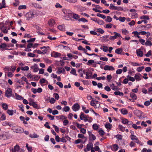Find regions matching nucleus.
Wrapping results in <instances>:
<instances>
[{"label": "nucleus", "instance_id": "f257e3e1", "mask_svg": "<svg viewBox=\"0 0 152 152\" xmlns=\"http://www.w3.org/2000/svg\"><path fill=\"white\" fill-rule=\"evenodd\" d=\"M89 118V117L88 115L84 114L82 112L81 113L80 116V119L81 120H84L85 122H86L87 121L91 122V121H90L88 119Z\"/></svg>", "mask_w": 152, "mask_h": 152}, {"label": "nucleus", "instance_id": "f03ea898", "mask_svg": "<svg viewBox=\"0 0 152 152\" xmlns=\"http://www.w3.org/2000/svg\"><path fill=\"white\" fill-rule=\"evenodd\" d=\"M5 96L9 98L11 97L12 94V91L11 88H8L5 91Z\"/></svg>", "mask_w": 152, "mask_h": 152}, {"label": "nucleus", "instance_id": "7ed1b4c3", "mask_svg": "<svg viewBox=\"0 0 152 152\" xmlns=\"http://www.w3.org/2000/svg\"><path fill=\"white\" fill-rule=\"evenodd\" d=\"M9 135L8 133H5L0 134V139L6 140L9 138Z\"/></svg>", "mask_w": 152, "mask_h": 152}, {"label": "nucleus", "instance_id": "20e7f679", "mask_svg": "<svg viewBox=\"0 0 152 152\" xmlns=\"http://www.w3.org/2000/svg\"><path fill=\"white\" fill-rule=\"evenodd\" d=\"M93 144L92 143L89 142V144H87L86 148L84 149V151L85 152H87L91 150V149L93 148Z\"/></svg>", "mask_w": 152, "mask_h": 152}, {"label": "nucleus", "instance_id": "39448f33", "mask_svg": "<svg viewBox=\"0 0 152 152\" xmlns=\"http://www.w3.org/2000/svg\"><path fill=\"white\" fill-rule=\"evenodd\" d=\"M30 6L38 9H42V7L41 5L37 3H31Z\"/></svg>", "mask_w": 152, "mask_h": 152}, {"label": "nucleus", "instance_id": "423d86ee", "mask_svg": "<svg viewBox=\"0 0 152 152\" xmlns=\"http://www.w3.org/2000/svg\"><path fill=\"white\" fill-rule=\"evenodd\" d=\"M91 19L92 20L96 22L99 25H103L104 24V22L102 20H99V19L92 18Z\"/></svg>", "mask_w": 152, "mask_h": 152}, {"label": "nucleus", "instance_id": "0eeeda50", "mask_svg": "<svg viewBox=\"0 0 152 152\" xmlns=\"http://www.w3.org/2000/svg\"><path fill=\"white\" fill-rule=\"evenodd\" d=\"M80 108V106L78 103H75L74 104L72 107V108L74 111L78 110Z\"/></svg>", "mask_w": 152, "mask_h": 152}, {"label": "nucleus", "instance_id": "6e6552de", "mask_svg": "<svg viewBox=\"0 0 152 152\" xmlns=\"http://www.w3.org/2000/svg\"><path fill=\"white\" fill-rule=\"evenodd\" d=\"M51 56L54 58L60 57L61 56V54L56 52L53 51L51 53Z\"/></svg>", "mask_w": 152, "mask_h": 152}, {"label": "nucleus", "instance_id": "1a4fd4ad", "mask_svg": "<svg viewBox=\"0 0 152 152\" xmlns=\"http://www.w3.org/2000/svg\"><path fill=\"white\" fill-rule=\"evenodd\" d=\"M50 47L48 46H43L40 48V49H42V52L43 54H46L48 51V49Z\"/></svg>", "mask_w": 152, "mask_h": 152}, {"label": "nucleus", "instance_id": "9d476101", "mask_svg": "<svg viewBox=\"0 0 152 152\" xmlns=\"http://www.w3.org/2000/svg\"><path fill=\"white\" fill-rule=\"evenodd\" d=\"M34 14L33 12H28L26 15V16L28 20H29L31 18H33L34 17Z\"/></svg>", "mask_w": 152, "mask_h": 152}, {"label": "nucleus", "instance_id": "9b49d317", "mask_svg": "<svg viewBox=\"0 0 152 152\" xmlns=\"http://www.w3.org/2000/svg\"><path fill=\"white\" fill-rule=\"evenodd\" d=\"M88 133L90 140H94L96 139V136L92 134L91 132L88 131Z\"/></svg>", "mask_w": 152, "mask_h": 152}, {"label": "nucleus", "instance_id": "f8f14e48", "mask_svg": "<svg viewBox=\"0 0 152 152\" xmlns=\"http://www.w3.org/2000/svg\"><path fill=\"white\" fill-rule=\"evenodd\" d=\"M129 64H126V66H140L141 65V64H139L137 63H134L133 62H130L129 63Z\"/></svg>", "mask_w": 152, "mask_h": 152}, {"label": "nucleus", "instance_id": "ddd939ff", "mask_svg": "<svg viewBox=\"0 0 152 152\" xmlns=\"http://www.w3.org/2000/svg\"><path fill=\"white\" fill-rule=\"evenodd\" d=\"M91 105L92 106H94L95 108H99L100 105V104H99L97 105L95 103V100H94V99L91 102Z\"/></svg>", "mask_w": 152, "mask_h": 152}, {"label": "nucleus", "instance_id": "4468645a", "mask_svg": "<svg viewBox=\"0 0 152 152\" xmlns=\"http://www.w3.org/2000/svg\"><path fill=\"white\" fill-rule=\"evenodd\" d=\"M136 53L138 56L142 57L143 56L142 51L140 49H137L136 50Z\"/></svg>", "mask_w": 152, "mask_h": 152}, {"label": "nucleus", "instance_id": "2eb2a0df", "mask_svg": "<svg viewBox=\"0 0 152 152\" xmlns=\"http://www.w3.org/2000/svg\"><path fill=\"white\" fill-rule=\"evenodd\" d=\"M78 137L79 138H81V140H84L85 141H86L87 140V139L86 137L84 136V135L83 134H78Z\"/></svg>", "mask_w": 152, "mask_h": 152}, {"label": "nucleus", "instance_id": "dca6fc26", "mask_svg": "<svg viewBox=\"0 0 152 152\" xmlns=\"http://www.w3.org/2000/svg\"><path fill=\"white\" fill-rule=\"evenodd\" d=\"M48 23L50 26L52 27L55 24V21L53 19H50L48 21Z\"/></svg>", "mask_w": 152, "mask_h": 152}, {"label": "nucleus", "instance_id": "f3484780", "mask_svg": "<svg viewBox=\"0 0 152 152\" xmlns=\"http://www.w3.org/2000/svg\"><path fill=\"white\" fill-rule=\"evenodd\" d=\"M20 147L18 145H16L14 147V148H12V152H15L16 151H18L19 150Z\"/></svg>", "mask_w": 152, "mask_h": 152}, {"label": "nucleus", "instance_id": "a211bd4d", "mask_svg": "<svg viewBox=\"0 0 152 152\" xmlns=\"http://www.w3.org/2000/svg\"><path fill=\"white\" fill-rule=\"evenodd\" d=\"M56 64L58 66H63L64 65V62L63 60H61L59 61H57Z\"/></svg>", "mask_w": 152, "mask_h": 152}, {"label": "nucleus", "instance_id": "6ab92c4d", "mask_svg": "<svg viewBox=\"0 0 152 152\" xmlns=\"http://www.w3.org/2000/svg\"><path fill=\"white\" fill-rule=\"evenodd\" d=\"M130 96L134 100H135L137 99L136 95L133 93L131 92L130 93Z\"/></svg>", "mask_w": 152, "mask_h": 152}, {"label": "nucleus", "instance_id": "aec40b11", "mask_svg": "<svg viewBox=\"0 0 152 152\" xmlns=\"http://www.w3.org/2000/svg\"><path fill=\"white\" fill-rule=\"evenodd\" d=\"M63 12L64 14L67 15V14H71L72 12L69 10H63Z\"/></svg>", "mask_w": 152, "mask_h": 152}, {"label": "nucleus", "instance_id": "412c9836", "mask_svg": "<svg viewBox=\"0 0 152 152\" xmlns=\"http://www.w3.org/2000/svg\"><path fill=\"white\" fill-rule=\"evenodd\" d=\"M65 71V69L62 67H60L58 68V71L56 72L57 73L59 74H60L61 73H63Z\"/></svg>", "mask_w": 152, "mask_h": 152}, {"label": "nucleus", "instance_id": "4be33fe9", "mask_svg": "<svg viewBox=\"0 0 152 152\" xmlns=\"http://www.w3.org/2000/svg\"><path fill=\"white\" fill-rule=\"evenodd\" d=\"M15 81L16 82L20 84L23 85L25 84L24 82L22 80H20L17 78L15 79Z\"/></svg>", "mask_w": 152, "mask_h": 152}, {"label": "nucleus", "instance_id": "5701e85b", "mask_svg": "<svg viewBox=\"0 0 152 152\" xmlns=\"http://www.w3.org/2000/svg\"><path fill=\"white\" fill-rule=\"evenodd\" d=\"M123 51L122 48H119L115 50V53L118 54H121Z\"/></svg>", "mask_w": 152, "mask_h": 152}, {"label": "nucleus", "instance_id": "b1692460", "mask_svg": "<svg viewBox=\"0 0 152 152\" xmlns=\"http://www.w3.org/2000/svg\"><path fill=\"white\" fill-rule=\"evenodd\" d=\"M86 141H84V140H82L81 139H78L77 140H76L75 141V143L76 144H77L78 143H79L80 142L82 143H85Z\"/></svg>", "mask_w": 152, "mask_h": 152}, {"label": "nucleus", "instance_id": "393cba45", "mask_svg": "<svg viewBox=\"0 0 152 152\" xmlns=\"http://www.w3.org/2000/svg\"><path fill=\"white\" fill-rule=\"evenodd\" d=\"M92 75V73L91 72H86V78L87 79H89L91 77Z\"/></svg>", "mask_w": 152, "mask_h": 152}, {"label": "nucleus", "instance_id": "a878e982", "mask_svg": "<svg viewBox=\"0 0 152 152\" xmlns=\"http://www.w3.org/2000/svg\"><path fill=\"white\" fill-rule=\"evenodd\" d=\"M15 131L17 133H20L23 132V129L21 127H19L15 129Z\"/></svg>", "mask_w": 152, "mask_h": 152}, {"label": "nucleus", "instance_id": "bb28decb", "mask_svg": "<svg viewBox=\"0 0 152 152\" xmlns=\"http://www.w3.org/2000/svg\"><path fill=\"white\" fill-rule=\"evenodd\" d=\"M110 87L114 91L117 90L118 88V87L117 86H115L113 83H112L110 85Z\"/></svg>", "mask_w": 152, "mask_h": 152}, {"label": "nucleus", "instance_id": "cd10ccee", "mask_svg": "<svg viewBox=\"0 0 152 152\" xmlns=\"http://www.w3.org/2000/svg\"><path fill=\"white\" fill-rule=\"evenodd\" d=\"M106 70H114V68L113 67H101L102 69L103 68Z\"/></svg>", "mask_w": 152, "mask_h": 152}, {"label": "nucleus", "instance_id": "c85d7f7f", "mask_svg": "<svg viewBox=\"0 0 152 152\" xmlns=\"http://www.w3.org/2000/svg\"><path fill=\"white\" fill-rule=\"evenodd\" d=\"M140 19H144V20H149V16L147 15H142L140 17Z\"/></svg>", "mask_w": 152, "mask_h": 152}, {"label": "nucleus", "instance_id": "c756f323", "mask_svg": "<svg viewBox=\"0 0 152 152\" xmlns=\"http://www.w3.org/2000/svg\"><path fill=\"white\" fill-rule=\"evenodd\" d=\"M100 49L102 50L104 52H107L108 51V47L106 46H103L101 47Z\"/></svg>", "mask_w": 152, "mask_h": 152}, {"label": "nucleus", "instance_id": "7c9ffc66", "mask_svg": "<svg viewBox=\"0 0 152 152\" xmlns=\"http://www.w3.org/2000/svg\"><path fill=\"white\" fill-rule=\"evenodd\" d=\"M121 113L124 115H126L128 113V111L126 109L123 108L121 109Z\"/></svg>", "mask_w": 152, "mask_h": 152}, {"label": "nucleus", "instance_id": "2f4dec72", "mask_svg": "<svg viewBox=\"0 0 152 152\" xmlns=\"http://www.w3.org/2000/svg\"><path fill=\"white\" fill-rule=\"evenodd\" d=\"M112 125L109 123H106L105 125V127L107 129H110L111 128Z\"/></svg>", "mask_w": 152, "mask_h": 152}, {"label": "nucleus", "instance_id": "473e14b6", "mask_svg": "<svg viewBox=\"0 0 152 152\" xmlns=\"http://www.w3.org/2000/svg\"><path fill=\"white\" fill-rule=\"evenodd\" d=\"M29 137L31 138H36L39 137V136L35 133L33 134H30Z\"/></svg>", "mask_w": 152, "mask_h": 152}, {"label": "nucleus", "instance_id": "72a5a7b5", "mask_svg": "<svg viewBox=\"0 0 152 152\" xmlns=\"http://www.w3.org/2000/svg\"><path fill=\"white\" fill-rule=\"evenodd\" d=\"M114 94L116 95H119L120 96H123L124 94L123 93L119 91H116L114 92Z\"/></svg>", "mask_w": 152, "mask_h": 152}, {"label": "nucleus", "instance_id": "f704fd0d", "mask_svg": "<svg viewBox=\"0 0 152 152\" xmlns=\"http://www.w3.org/2000/svg\"><path fill=\"white\" fill-rule=\"evenodd\" d=\"M7 113L10 115H12L13 114L14 110H7Z\"/></svg>", "mask_w": 152, "mask_h": 152}, {"label": "nucleus", "instance_id": "c9c22d12", "mask_svg": "<svg viewBox=\"0 0 152 152\" xmlns=\"http://www.w3.org/2000/svg\"><path fill=\"white\" fill-rule=\"evenodd\" d=\"M112 20V18L110 16H107L105 21L107 22H110Z\"/></svg>", "mask_w": 152, "mask_h": 152}, {"label": "nucleus", "instance_id": "e433bc0d", "mask_svg": "<svg viewBox=\"0 0 152 152\" xmlns=\"http://www.w3.org/2000/svg\"><path fill=\"white\" fill-rule=\"evenodd\" d=\"M145 45L146 46H151L152 45V43L151 41L149 40H147L145 43Z\"/></svg>", "mask_w": 152, "mask_h": 152}, {"label": "nucleus", "instance_id": "4c0bfd02", "mask_svg": "<svg viewBox=\"0 0 152 152\" xmlns=\"http://www.w3.org/2000/svg\"><path fill=\"white\" fill-rule=\"evenodd\" d=\"M96 15L97 16L100 17L103 19H105L106 18L105 15L99 13H97Z\"/></svg>", "mask_w": 152, "mask_h": 152}, {"label": "nucleus", "instance_id": "58836bf2", "mask_svg": "<svg viewBox=\"0 0 152 152\" xmlns=\"http://www.w3.org/2000/svg\"><path fill=\"white\" fill-rule=\"evenodd\" d=\"M15 95L16 97V98L17 99L20 100L21 99H23V97H22L21 96H20L17 93L15 94Z\"/></svg>", "mask_w": 152, "mask_h": 152}, {"label": "nucleus", "instance_id": "ea45409f", "mask_svg": "<svg viewBox=\"0 0 152 152\" xmlns=\"http://www.w3.org/2000/svg\"><path fill=\"white\" fill-rule=\"evenodd\" d=\"M58 29L61 31H64L65 30V27L62 25H59L58 26Z\"/></svg>", "mask_w": 152, "mask_h": 152}, {"label": "nucleus", "instance_id": "a19ab883", "mask_svg": "<svg viewBox=\"0 0 152 152\" xmlns=\"http://www.w3.org/2000/svg\"><path fill=\"white\" fill-rule=\"evenodd\" d=\"M130 137L132 140H137V137L136 136L132 134L130 136Z\"/></svg>", "mask_w": 152, "mask_h": 152}, {"label": "nucleus", "instance_id": "79ce46f5", "mask_svg": "<svg viewBox=\"0 0 152 152\" xmlns=\"http://www.w3.org/2000/svg\"><path fill=\"white\" fill-rule=\"evenodd\" d=\"M26 9V6L25 5H20L19 6L18 9L20 10L23 9Z\"/></svg>", "mask_w": 152, "mask_h": 152}, {"label": "nucleus", "instance_id": "37998d69", "mask_svg": "<svg viewBox=\"0 0 152 152\" xmlns=\"http://www.w3.org/2000/svg\"><path fill=\"white\" fill-rule=\"evenodd\" d=\"M53 127L54 128L55 131L57 133H58L59 132V128L57 126L53 125Z\"/></svg>", "mask_w": 152, "mask_h": 152}, {"label": "nucleus", "instance_id": "c03bdc74", "mask_svg": "<svg viewBox=\"0 0 152 152\" xmlns=\"http://www.w3.org/2000/svg\"><path fill=\"white\" fill-rule=\"evenodd\" d=\"M94 61L93 60H89L88 61V62L87 63V64L88 65L90 66L91 64L92 63H94Z\"/></svg>", "mask_w": 152, "mask_h": 152}, {"label": "nucleus", "instance_id": "a18cd8bd", "mask_svg": "<svg viewBox=\"0 0 152 152\" xmlns=\"http://www.w3.org/2000/svg\"><path fill=\"white\" fill-rule=\"evenodd\" d=\"M2 107L5 110H7L8 108L7 104L6 103H3L2 104Z\"/></svg>", "mask_w": 152, "mask_h": 152}, {"label": "nucleus", "instance_id": "49530a36", "mask_svg": "<svg viewBox=\"0 0 152 152\" xmlns=\"http://www.w3.org/2000/svg\"><path fill=\"white\" fill-rule=\"evenodd\" d=\"M122 33L124 35H126L129 34V31L125 29H122Z\"/></svg>", "mask_w": 152, "mask_h": 152}, {"label": "nucleus", "instance_id": "de8ad7c7", "mask_svg": "<svg viewBox=\"0 0 152 152\" xmlns=\"http://www.w3.org/2000/svg\"><path fill=\"white\" fill-rule=\"evenodd\" d=\"M134 78L137 81H139L141 80V78L140 76L139 75L137 74H136L135 75Z\"/></svg>", "mask_w": 152, "mask_h": 152}, {"label": "nucleus", "instance_id": "09e8293b", "mask_svg": "<svg viewBox=\"0 0 152 152\" xmlns=\"http://www.w3.org/2000/svg\"><path fill=\"white\" fill-rule=\"evenodd\" d=\"M76 125L77 127L79 129H81L82 128L83 126H84V125L83 124H80L77 122L76 123Z\"/></svg>", "mask_w": 152, "mask_h": 152}, {"label": "nucleus", "instance_id": "8fccbe9b", "mask_svg": "<svg viewBox=\"0 0 152 152\" xmlns=\"http://www.w3.org/2000/svg\"><path fill=\"white\" fill-rule=\"evenodd\" d=\"M126 19V18L124 17H119V20L121 22H124L125 21Z\"/></svg>", "mask_w": 152, "mask_h": 152}, {"label": "nucleus", "instance_id": "3c124183", "mask_svg": "<svg viewBox=\"0 0 152 152\" xmlns=\"http://www.w3.org/2000/svg\"><path fill=\"white\" fill-rule=\"evenodd\" d=\"M127 77L129 80L131 81L132 82H134L135 80L134 78L133 77H131L129 75H128L127 76Z\"/></svg>", "mask_w": 152, "mask_h": 152}, {"label": "nucleus", "instance_id": "603ef678", "mask_svg": "<svg viewBox=\"0 0 152 152\" xmlns=\"http://www.w3.org/2000/svg\"><path fill=\"white\" fill-rule=\"evenodd\" d=\"M68 2L70 3H75L77 2V0H65Z\"/></svg>", "mask_w": 152, "mask_h": 152}, {"label": "nucleus", "instance_id": "864d4df0", "mask_svg": "<svg viewBox=\"0 0 152 152\" xmlns=\"http://www.w3.org/2000/svg\"><path fill=\"white\" fill-rule=\"evenodd\" d=\"M63 110L65 112H68L70 108L68 106H65L64 107Z\"/></svg>", "mask_w": 152, "mask_h": 152}, {"label": "nucleus", "instance_id": "5fc2aeb1", "mask_svg": "<svg viewBox=\"0 0 152 152\" xmlns=\"http://www.w3.org/2000/svg\"><path fill=\"white\" fill-rule=\"evenodd\" d=\"M6 116L5 114L4 113L2 114L0 118L1 120L2 121L6 119Z\"/></svg>", "mask_w": 152, "mask_h": 152}, {"label": "nucleus", "instance_id": "6e6d98bb", "mask_svg": "<svg viewBox=\"0 0 152 152\" xmlns=\"http://www.w3.org/2000/svg\"><path fill=\"white\" fill-rule=\"evenodd\" d=\"M93 129L94 130H97L98 129V126L97 124H94L92 126Z\"/></svg>", "mask_w": 152, "mask_h": 152}, {"label": "nucleus", "instance_id": "4d7b16f0", "mask_svg": "<svg viewBox=\"0 0 152 152\" xmlns=\"http://www.w3.org/2000/svg\"><path fill=\"white\" fill-rule=\"evenodd\" d=\"M113 34H114V36L116 37V39L117 38V37H121L120 34L119 33H118L116 32H114Z\"/></svg>", "mask_w": 152, "mask_h": 152}, {"label": "nucleus", "instance_id": "13d9d810", "mask_svg": "<svg viewBox=\"0 0 152 152\" xmlns=\"http://www.w3.org/2000/svg\"><path fill=\"white\" fill-rule=\"evenodd\" d=\"M7 46V45L5 43H3L1 44V45H0V48H4Z\"/></svg>", "mask_w": 152, "mask_h": 152}, {"label": "nucleus", "instance_id": "bf43d9fd", "mask_svg": "<svg viewBox=\"0 0 152 152\" xmlns=\"http://www.w3.org/2000/svg\"><path fill=\"white\" fill-rule=\"evenodd\" d=\"M110 9L112 10H115L116 6L113 5V4H110Z\"/></svg>", "mask_w": 152, "mask_h": 152}, {"label": "nucleus", "instance_id": "052dcab7", "mask_svg": "<svg viewBox=\"0 0 152 152\" xmlns=\"http://www.w3.org/2000/svg\"><path fill=\"white\" fill-rule=\"evenodd\" d=\"M54 96L55 99L57 100H58L59 98V96L58 94L56 93H55L53 94Z\"/></svg>", "mask_w": 152, "mask_h": 152}, {"label": "nucleus", "instance_id": "680f3d73", "mask_svg": "<svg viewBox=\"0 0 152 152\" xmlns=\"http://www.w3.org/2000/svg\"><path fill=\"white\" fill-rule=\"evenodd\" d=\"M44 61L45 62L48 64H50L52 63V61L48 58H45Z\"/></svg>", "mask_w": 152, "mask_h": 152}, {"label": "nucleus", "instance_id": "e2e57ef3", "mask_svg": "<svg viewBox=\"0 0 152 152\" xmlns=\"http://www.w3.org/2000/svg\"><path fill=\"white\" fill-rule=\"evenodd\" d=\"M113 25L110 23H108L106 24L105 28H111L113 26Z\"/></svg>", "mask_w": 152, "mask_h": 152}, {"label": "nucleus", "instance_id": "0e129e2a", "mask_svg": "<svg viewBox=\"0 0 152 152\" xmlns=\"http://www.w3.org/2000/svg\"><path fill=\"white\" fill-rule=\"evenodd\" d=\"M28 56L29 57H34L35 56V55L31 53H28Z\"/></svg>", "mask_w": 152, "mask_h": 152}, {"label": "nucleus", "instance_id": "69168bd1", "mask_svg": "<svg viewBox=\"0 0 152 152\" xmlns=\"http://www.w3.org/2000/svg\"><path fill=\"white\" fill-rule=\"evenodd\" d=\"M56 84L58 86L61 88H62L63 86L62 83L60 82H57Z\"/></svg>", "mask_w": 152, "mask_h": 152}, {"label": "nucleus", "instance_id": "338daca9", "mask_svg": "<svg viewBox=\"0 0 152 152\" xmlns=\"http://www.w3.org/2000/svg\"><path fill=\"white\" fill-rule=\"evenodd\" d=\"M151 54V50H149L148 53L145 54V56L147 57H149Z\"/></svg>", "mask_w": 152, "mask_h": 152}, {"label": "nucleus", "instance_id": "774afa93", "mask_svg": "<svg viewBox=\"0 0 152 152\" xmlns=\"http://www.w3.org/2000/svg\"><path fill=\"white\" fill-rule=\"evenodd\" d=\"M104 89L105 90L107 91H111L110 88L108 86H106L104 87Z\"/></svg>", "mask_w": 152, "mask_h": 152}]
</instances>
